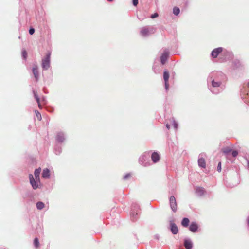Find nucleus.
Instances as JSON below:
<instances>
[{
	"label": "nucleus",
	"instance_id": "obj_14",
	"mask_svg": "<svg viewBox=\"0 0 249 249\" xmlns=\"http://www.w3.org/2000/svg\"><path fill=\"white\" fill-rule=\"evenodd\" d=\"M170 230L172 233L173 234H177L178 231V230L177 225L173 222L172 221L170 222Z\"/></svg>",
	"mask_w": 249,
	"mask_h": 249
},
{
	"label": "nucleus",
	"instance_id": "obj_21",
	"mask_svg": "<svg viewBox=\"0 0 249 249\" xmlns=\"http://www.w3.org/2000/svg\"><path fill=\"white\" fill-rule=\"evenodd\" d=\"M42 177L43 178H49L50 177V171L48 169L46 168L43 170Z\"/></svg>",
	"mask_w": 249,
	"mask_h": 249
},
{
	"label": "nucleus",
	"instance_id": "obj_11",
	"mask_svg": "<svg viewBox=\"0 0 249 249\" xmlns=\"http://www.w3.org/2000/svg\"><path fill=\"white\" fill-rule=\"evenodd\" d=\"M169 78V73L167 70H165L163 72V79L165 82V88L166 90H168L169 84L168 80Z\"/></svg>",
	"mask_w": 249,
	"mask_h": 249
},
{
	"label": "nucleus",
	"instance_id": "obj_7",
	"mask_svg": "<svg viewBox=\"0 0 249 249\" xmlns=\"http://www.w3.org/2000/svg\"><path fill=\"white\" fill-rule=\"evenodd\" d=\"M242 98L244 100V102L249 104V82L248 83V89L246 90H242Z\"/></svg>",
	"mask_w": 249,
	"mask_h": 249
},
{
	"label": "nucleus",
	"instance_id": "obj_15",
	"mask_svg": "<svg viewBox=\"0 0 249 249\" xmlns=\"http://www.w3.org/2000/svg\"><path fill=\"white\" fill-rule=\"evenodd\" d=\"M56 140L59 142H62L65 140V135L63 132H58L56 136Z\"/></svg>",
	"mask_w": 249,
	"mask_h": 249
},
{
	"label": "nucleus",
	"instance_id": "obj_32",
	"mask_svg": "<svg viewBox=\"0 0 249 249\" xmlns=\"http://www.w3.org/2000/svg\"><path fill=\"white\" fill-rule=\"evenodd\" d=\"M173 124L175 129L177 130L178 127V124L174 119L173 120Z\"/></svg>",
	"mask_w": 249,
	"mask_h": 249
},
{
	"label": "nucleus",
	"instance_id": "obj_24",
	"mask_svg": "<svg viewBox=\"0 0 249 249\" xmlns=\"http://www.w3.org/2000/svg\"><path fill=\"white\" fill-rule=\"evenodd\" d=\"M40 171H41V169L40 168H38V169H36L35 170L34 175H35V177L36 179L38 180L39 179V175H40Z\"/></svg>",
	"mask_w": 249,
	"mask_h": 249
},
{
	"label": "nucleus",
	"instance_id": "obj_38",
	"mask_svg": "<svg viewBox=\"0 0 249 249\" xmlns=\"http://www.w3.org/2000/svg\"><path fill=\"white\" fill-rule=\"evenodd\" d=\"M133 4L134 6H137L138 4V0H133Z\"/></svg>",
	"mask_w": 249,
	"mask_h": 249
},
{
	"label": "nucleus",
	"instance_id": "obj_20",
	"mask_svg": "<svg viewBox=\"0 0 249 249\" xmlns=\"http://www.w3.org/2000/svg\"><path fill=\"white\" fill-rule=\"evenodd\" d=\"M196 194L199 196H202L205 192L204 189L202 187H197L195 189Z\"/></svg>",
	"mask_w": 249,
	"mask_h": 249
},
{
	"label": "nucleus",
	"instance_id": "obj_26",
	"mask_svg": "<svg viewBox=\"0 0 249 249\" xmlns=\"http://www.w3.org/2000/svg\"><path fill=\"white\" fill-rule=\"evenodd\" d=\"M180 9L179 8L175 7L173 8V13L174 15L177 16L179 14Z\"/></svg>",
	"mask_w": 249,
	"mask_h": 249
},
{
	"label": "nucleus",
	"instance_id": "obj_34",
	"mask_svg": "<svg viewBox=\"0 0 249 249\" xmlns=\"http://www.w3.org/2000/svg\"><path fill=\"white\" fill-rule=\"evenodd\" d=\"M158 16V14L157 13H155L154 14L151 15L150 17L151 18H155Z\"/></svg>",
	"mask_w": 249,
	"mask_h": 249
},
{
	"label": "nucleus",
	"instance_id": "obj_18",
	"mask_svg": "<svg viewBox=\"0 0 249 249\" xmlns=\"http://www.w3.org/2000/svg\"><path fill=\"white\" fill-rule=\"evenodd\" d=\"M222 151L226 156L227 158L229 159L230 157V153H231L232 149L229 147H226L222 148Z\"/></svg>",
	"mask_w": 249,
	"mask_h": 249
},
{
	"label": "nucleus",
	"instance_id": "obj_16",
	"mask_svg": "<svg viewBox=\"0 0 249 249\" xmlns=\"http://www.w3.org/2000/svg\"><path fill=\"white\" fill-rule=\"evenodd\" d=\"M32 71L36 79V81L37 82L39 79V72L38 71V67L37 65L34 66L32 69Z\"/></svg>",
	"mask_w": 249,
	"mask_h": 249
},
{
	"label": "nucleus",
	"instance_id": "obj_4",
	"mask_svg": "<svg viewBox=\"0 0 249 249\" xmlns=\"http://www.w3.org/2000/svg\"><path fill=\"white\" fill-rule=\"evenodd\" d=\"M51 53L48 52L45 58L42 60V67L43 70H47L50 66Z\"/></svg>",
	"mask_w": 249,
	"mask_h": 249
},
{
	"label": "nucleus",
	"instance_id": "obj_10",
	"mask_svg": "<svg viewBox=\"0 0 249 249\" xmlns=\"http://www.w3.org/2000/svg\"><path fill=\"white\" fill-rule=\"evenodd\" d=\"M169 55V50L166 49H164L163 50V52L161 56H160V61H161V63L162 64L164 65L166 63Z\"/></svg>",
	"mask_w": 249,
	"mask_h": 249
},
{
	"label": "nucleus",
	"instance_id": "obj_3",
	"mask_svg": "<svg viewBox=\"0 0 249 249\" xmlns=\"http://www.w3.org/2000/svg\"><path fill=\"white\" fill-rule=\"evenodd\" d=\"M149 153H144L141 156L139 159V163L144 167L149 166L151 165V163L149 160Z\"/></svg>",
	"mask_w": 249,
	"mask_h": 249
},
{
	"label": "nucleus",
	"instance_id": "obj_22",
	"mask_svg": "<svg viewBox=\"0 0 249 249\" xmlns=\"http://www.w3.org/2000/svg\"><path fill=\"white\" fill-rule=\"evenodd\" d=\"M33 94H34V96L38 104V106L39 107V108H41V106L40 105V99H39V98L37 94V92L35 90H33Z\"/></svg>",
	"mask_w": 249,
	"mask_h": 249
},
{
	"label": "nucleus",
	"instance_id": "obj_13",
	"mask_svg": "<svg viewBox=\"0 0 249 249\" xmlns=\"http://www.w3.org/2000/svg\"><path fill=\"white\" fill-rule=\"evenodd\" d=\"M223 48L222 47H218L213 50L211 53V55L213 58L217 57L219 53L222 52Z\"/></svg>",
	"mask_w": 249,
	"mask_h": 249
},
{
	"label": "nucleus",
	"instance_id": "obj_35",
	"mask_svg": "<svg viewBox=\"0 0 249 249\" xmlns=\"http://www.w3.org/2000/svg\"><path fill=\"white\" fill-rule=\"evenodd\" d=\"M217 171L220 172L221 171V162H219L217 166Z\"/></svg>",
	"mask_w": 249,
	"mask_h": 249
},
{
	"label": "nucleus",
	"instance_id": "obj_27",
	"mask_svg": "<svg viewBox=\"0 0 249 249\" xmlns=\"http://www.w3.org/2000/svg\"><path fill=\"white\" fill-rule=\"evenodd\" d=\"M34 246L36 248H37L39 246V243L37 238H36L34 241Z\"/></svg>",
	"mask_w": 249,
	"mask_h": 249
},
{
	"label": "nucleus",
	"instance_id": "obj_31",
	"mask_svg": "<svg viewBox=\"0 0 249 249\" xmlns=\"http://www.w3.org/2000/svg\"><path fill=\"white\" fill-rule=\"evenodd\" d=\"M22 56L24 59H26L27 57V53L25 50L22 51Z\"/></svg>",
	"mask_w": 249,
	"mask_h": 249
},
{
	"label": "nucleus",
	"instance_id": "obj_39",
	"mask_svg": "<svg viewBox=\"0 0 249 249\" xmlns=\"http://www.w3.org/2000/svg\"><path fill=\"white\" fill-rule=\"evenodd\" d=\"M42 101L44 104H46V100L45 97H42Z\"/></svg>",
	"mask_w": 249,
	"mask_h": 249
},
{
	"label": "nucleus",
	"instance_id": "obj_37",
	"mask_svg": "<svg viewBox=\"0 0 249 249\" xmlns=\"http://www.w3.org/2000/svg\"><path fill=\"white\" fill-rule=\"evenodd\" d=\"M154 239H156V240H160V235L157 234H155L154 236Z\"/></svg>",
	"mask_w": 249,
	"mask_h": 249
},
{
	"label": "nucleus",
	"instance_id": "obj_8",
	"mask_svg": "<svg viewBox=\"0 0 249 249\" xmlns=\"http://www.w3.org/2000/svg\"><path fill=\"white\" fill-rule=\"evenodd\" d=\"M170 208L172 211L175 213L177 211V204L176 199L174 196H171L169 198Z\"/></svg>",
	"mask_w": 249,
	"mask_h": 249
},
{
	"label": "nucleus",
	"instance_id": "obj_19",
	"mask_svg": "<svg viewBox=\"0 0 249 249\" xmlns=\"http://www.w3.org/2000/svg\"><path fill=\"white\" fill-rule=\"evenodd\" d=\"M151 159L154 163L157 162L160 160V156L158 153H153L151 155Z\"/></svg>",
	"mask_w": 249,
	"mask_h": 249
},
{
	"label": "nucleus",
	"instance_id": "obj_42",
	"mask_svg": "<svg viewBox=\"0 0 249 249\" xmlns=\"http://www.w3.org/2000/svg\"><path fill=\"white\" fill-rule=\"evenodd\" d=\"M108 1H109V2H111L113 0H107Z\"/></svg>",
	"mask_w": 249,
	"mask_h": 249
},
{
	"label": "nucleus",
	"instance_id": "obj_33",
	"mask_svg": "<svg viewBox=\"0 0 249 249\" xmlns=\"http://www.w3.org/2000/svg\"><path fill=\"white\" fill-rule=\"evenodd\" d=\"M30 35H33L35 33V29L33 28H30L29 31Z\"/></svg>",
	"mask_w": 249,
	"mask_h": 249
},
{
	"label": "nucleus",
	"instance_id": "obj_29",
	"mask_svg": "<svg viewBox=\"0 0 249 249\" xmlns=\"http://www.w3.org/2000/svg\"><path fill=\"white\" fill-rule=\"evenodd\" d=\"M61 152V147H55V153L56 155H59Z\"/></svg>",
	"mask_w": 249,
	"mask_h": 249
},
{
	"label": "nucleus",
	"instance_id": "obj_30",
	"mask_svg": "<svg viewBox=\"0 0 249 249\" xmlns=\"http://www.w3.org/2000/svg\"><path fill=\"white\" fill-rule=\"evenodd\" d=\"M231 153L232 157L234 158L237 157L238 154V152L236 150L231 151Z\"/></svg>",
	"mask_w": 249,
	"mask_h": 249
},
{
	"label": "nucleus",
	"instance_id": "obj_41",
	"mask_svg": "<svg viewBox=\"0 0 249 249\" xmlns=\"http://www.w3.org/2000/svg\"><path fill=\"white\" fill-rule=\"evenodd\" d=\"M247 224H248V227H249V216L247 218Z\"/></svg>",
	"mask_w": 249,
	"mask_h": 249
},
{
	"label": "nucleus",
	"instance_id": "obj_28",
	"mask_svg": "<svg viewBox=\"0 0 249 249\" xmlns=\"http://www.w3.org/2000/svg\"><path fill=\"white\" fill-rule=\"evenodd\" d=\"M35 113L37 119L39 121H40L41 120V115L40 113L37 110H35Z\"/></svg>",
	"mask_w": 249,
	"mask_h": 249
},
{
	"label": "nucleus",
	"instance_id": "obj_23",
	"mask_svg": "<svg viewBox=\"0 0 249 249\" xmlns=\"http://www.w3.org/2000/svg\"><path fill=\"white\" fill-rule=\"evenodd\" d=\"M189 223V219L188 218H183L181 225L185 227H187L188 226Z\"/></svg>",
	"mask_w": 249,
	"mask_h": 249
},
{
	"label": "nucleus",
	"instance_id": "obj_40",
	"mask_svg": "<svg viewBox=\"0 0 249 249\" xmlns=\"http://www.w3.org/2000/svg\"><path fill=\"white\" fill-rule=\"evenodd\" d=\"M166 127H167V128L168 129H170V125H169V124H166Z\"/></svg>",
	"mask_w": 249,
	"mask_h": 249
},
{
	"label": "nucleus",
	"instance_id": "obj_17",
	"mask_svg": "<svg viewBox=\"0 0 249 249\" xmlns=\"http://www.w3.org/2000/svg\"><path fill=\"white\" fill-rule=\"evenodd\" d=\"M198 229V225L196 222H192L189 226V230L193 232H196Z\"/></svg>",
	"mask_w": 249,
	"mask_h": 249
},
{
	"label": "nucleus",
	"instance_id": "obj_9",
	"mask_svg": "<svg viewBox=\"0 0 249 249\" xmlns=\"http://www.w3.org/2000/svg\"><path fill=\"white\" fill-rule=\"evenodd\" d=\"M205 156V155L204 153L200 154L198 156V164L199 166L201 168H205L206 167L205 160L204 159Z\"/></svg>",
	"mask_w": 249,
	"mask_h": 249
},
{
	"label": "nucleus",
	"instance_id": "obj_5",
	"mask_svg": "<svg viewBox=\"0 0 249 249\" xmlns=\"http://www.w3.org/2000/svg\"><path fill=\"white\" fill-rule=\"evenodd\" d=\"M140 212L139 207L136 203H134L132 205L131 216L132 220L134 221L137 219V215Z\"/></svg>",
	"mask_w": 249,
	"mask_h": 249
},
{
	"label": "nucleus",
	"instance_id": "obj_6",
	"mask_svg": "<svg viewBox=\"0 0 249 249\" xmlns=\"http://www.w3.org/2000/svg\"><path fill=\"white\" fill-rule=\"evenodd\" d=\"M29 177L30 182L32 185V188L34 189H36L37 188H39L40 184V179H36V178H34L33 175L32 174H30Z\"/></svg>",
	"mask_w": 249,
	"mask_h": 249
},
{
	"label": "nucleus",
	"instance_id": "obj_1",
	"mask_svg": "<svg viewBox=\"0 0 249 249\" xmlns=\"http://www.w3.org/2000/svg\"><path fill=\"white\" fill-rule=\"evenodd\" d=\"M225 79V75L222 72L211 73L207 78L208 89L213 93L218 94L225 88L223 82Z\"/></svg>",
	"mask_w": 249,
	"mask_h": 249
},
{
	"label": "nucleus",
	"instance_id": "obj_25",
	"mask_svg": "<svg viewBox=\"0 0 249 249\" xmlns=\"http://www.w3.org/2000/svg\"><path fill=\"white\" fill-rule=\"evenodd\" d=\"M36 208L38 210H42L45 206L44 203L41 201L37 202L36 203Z\"/></svg>",
	"mask_w": 249,
	"mask_h": 249
},
{
	"label": "nucleus",
	"instance_id": "obj_12",
	"mask_svg": "<svg viewBox=\"0 0 249 249\" xmlns=\"http://www.w3.org/2000/svg\"><path fill=\"white\" fill-rule=\"evenodd\" d=\"M193 242L190 239H185L184 240V246L186 249H192L193 247Z\"/></svg>",
	"mask_w": 249,
	"mask_h": 249
},
{
	"label": "nucleus",
	"instance_id": "obj_36",
	"mask_svg": "<svg viewBox=\"0 0 249 249\" xmlns=\"http://www.w3.org/2000/svg\"><path fill=\"white\" fill-rule=\"evenodd\" d=\"M131 175L130 174L128 173L126 174L125 176H124L123 178L125 180L127 179L128 178L130 177Z\"/></svg>",
	"mask_w": 249,
	"mask_h": 249
},
{
	"label": "nucleus",
	"instance_id": "obj_2",
	"mask_svg": "<svg viewBox=\"0 0 249 249\" xmlns=\"http://www.w3.org/2000/svg\"><path fill=\"white\" fill-rule=\"evenodd\" d=\"M156 31V28L152 26L143 27L140 29V35L142 36L147 37L154 34Z\"/></svg>",
	"mask_w": 249,
	"mask_h": 249
}]
</instances>
